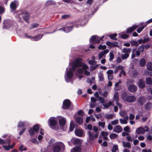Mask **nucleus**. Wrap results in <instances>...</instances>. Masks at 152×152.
<instances>
[{
	"label": "nucleus",
	"instance_id": "nucleus-37",
	"mask_svg": "<svg viewBox=\"0 0 152 152\" xmlns=\"http://www.w3.org/2000/svg\"><path fill=\"white\" fill-rule=\"evenodd\" d=\"M87 82L90 83L92 84L95 83V78L94 77H92L91 78H88L87 80Z\"/></svg>",
	"mask_w": 152,
	"mask_h": 152
},
{
	"label": "nucleus",
	"instance_id": "nucleus-42",
	"mask_svg": "<svg viewBox=\"0 0 152 152\" xmlns=\"http://www.w3.org/2000/svg\"><path fill=\"white\" fill-rule=\"evenodd\" d=\"M130 43L132 45H134L136 46H137L139 45L137 41L132 40L130 42Z\"/></svg>",
	"mask_w": 152,
	"mask_h": 152
},
{
	"label": "nucleus",
	"instance_id": "nucleus-58",
	"mask_svg": "<svg viewBox=\"0 0 152 152\" xmlns=\"http://www.w3.org/2000/svg\"><path fill=\"white\" fill-rule=\"evenodd\" d=\"M118 119L112 121L111 122V124L113 125H115L118 124Z\"/></svg>",
	"mask_w": 152,
	"mask_h": 152
},
{
	"label": "nucleus",
	"instance_id": "nucleus-36",
	"mask_svg": "<svg viewBox=\"0 0 152 152\" xmlns=\"http://www.w3.org/2000/svg\"><path fill=\"white\" fill-rule=\"evenodd\" d=\"M35 132H37L39 130V126L38 124L34 125L32 128Z\"/></svg>",
	"mask_w": 152,
	"mask_h": 152
},
{
	"label": "nucleus",
	"instance_id": "nucleus-62",
	"mask_svg": "<svg viewBox=\"0 0 152 152\" xmlns=\"http://www.w3.org/2000/svg\"><path fill=\"white\" fill-rule=\"evenodd\" d=\"M124 130L126 132H130V130L129 129V127L128 126H126L124 128Z\"/></svg>",
	"mask_w": 152,
	"mask_h": 152
},
{
	"label": "nucleus",
	"instance_id": "nucleus-22",
	"mask_svg": "<svg viewBox=\"0 0 152 152\" xmlns=\"http://www.w3.org/2000/svg\"><path fill=\"white\" fill-rule=\"evenodd\" d=\"M122 130V128L119 125L115 126L113 129L114 131L116 133H119L121 132Z\"/></svg>",
	"mask_w": 152,
	"mask_h": 152
},
{
	"label": "nucleus",
	"instance_id": "nucleus-45",
	"mask_svg": "<svg viewBox=\"0 0 152 152\" xmlns=\"http://www.w3.org/2000/svg\"><path fill=\"white\" fill-rule=\"evenodd\" d=\"M117 35L116 34H112L111 35H109V36L110 37V38L113 39L115 40H116L117 38H115V37H116Z\"/></svg>",
	"mask_w": 152,
	"mask_h": 152
},
{
	"label": "nucleus",
	"instance_id": "nucleus-26",
	"mask_svg": "<svg viewBox=\"0 0 152 152\" xmlns=\"http://www.w3.org/2000/svg\"><path fill=\"white\" fill-rule=\"evenodd\" d=\"M56 2L52 0H49L47 1L46 2L45 4L46 6H48L50 5L56 6Z\"/></svg>",
	"mask_w": 152,
	"mask_h": 152
},
{
	"label": "nucleus",
	"instance_id": "nucleus-49",
	"mask_svg": "<svg viewBox=\"0 0 152 152\" xmlns=\"http://www.w3.org/2000/svg\"><path fill=\"white\" fill-rule=\"evenodd\" d=\"M145 74L150 76H152V71H149L148 70H145L144 72Z\"/></svg>",
	"mask_w": 152,
	"mask_h": 152
},
{
	"label": "nucleus",
	"instance_id": "nucleus-57",
	"mask_svg": "<svg viewBox=\"0 0 152 152\" xmlns=\"http://www.w3.org/2000/svg\"><path fill=\"white\" fill-rule=\"evenodd\" d=\"M39 26V24L37 23H34L31 25V27H30L31 29H32L34 28L37 27Z\"/></svg>",
	"mask_w": 152,
	"mask_h": 152
},
{
	"label": "nucleus",
	"instance_id": "nucleus-6",
	"mask_svg": "<svg viewBox=\"0 0 152 152\" xmlns=\"http://www.w3.org/2000/svg\"><path fill=\"white\" fill-rule=\"evenodd\" d=\"M71 24V25L70 26H68L65 28H60L58 30L64 31L65 33H68L74 27H78L77 25L75 22H72Z\"/></svg>",
	"mask_w": 152,
	"mask_h": 152
},
{
	"label": "nucleus",
	"instance_id": "nucleus-60",
	"mask_svg": "<svg viewBox=\"0 0 152 152\" xmlns=\"http://www.w3.org/2000/svg\"><path fill=\"white\" fill-rule=\"evenodd\" d=\"M105 124V123L104 122H99V125L103 128L104 127Z\"/></svg>",
	"mask_w": 152,
	"mask_h": 152
},
{
	"label": "nucleus",
	"instance_id": "nucleus-23",
	"mask_svg": "<svg viewBox=\"0 0 152 152\" xmlns=\"http://www.w3.org/2000/svg\"><path fill=\"white\" fill-rule=\"evenodd\" d=\"M138 86L140 88H143L145 86V82L142 79H140L139 80L138 83Z\"/></svg>",
	"mask_w": 152,
	"mask_h": 152
},
{
	"label": "nucleus",
	"instance_id": "nucleus-7",
	"mask_svg": "<svg viewBox=\"0 0 152 152\" xmlns=\"http://www.w3.org/2000/svg\"><path fill=\"white\" fill-rule=\"evenodd\" d=\"M104 37V36H102L101 38L99 37L97 35L92 36L90 38L89 41L91 43H99L100 40H102Z\"/></svg>",
	"mask_w": 152,
	"mask_h": 152
},
{
	"label": "nucleus",
	"instance_id": "nucleus-50",
	"mask_svg": "<svg viewBox=\"0 0 152 152\" xmlns=\"http://www.w3.org/2000/svg\"><path fill=\"white\" fill-rule=\"evenodd\" d=\"M117 136L116 134L115 133H112L110 134V137L111 139H114L116 138Z\"/></svg>",
	"mask_w": 152,
	"mask_h": 152
},
{
	"label": "nucleus",
	"instance_id": "nucleus-35",
	"mask_svg": "<svg viewBox=\"0 0 152 152\" xmlns=\"http://www.w3.org/2000/svg\"><path fill=\"white\" fill-rule=\"evenodd\" d=\"M75 127L74 121H71L70 124L69 130L70 131H72Z\"/></svg>",
	"mask_w": 152,
	"mask_h": 152
},
{
	"label": "nucleus",
	"instance_id": "nucleus-10",
	"mask_svg": "<svg viewBox=\"0 0 152 152\" xmlns=\"http://www.w3.org/2000/svg\"><path fill=\"white\" fill-rule=\"evenodd\" d=\"M26 37L28 39H30L31 40L34 41H37L40 40L43 37V34H40L37 36L32 37L31 36H28L27 34H25Z\"/></svg>",
	"mask_w": 152,
	"mask_h": 152
},
{
	"label": "nucleus",
	"instance_id": "nucleus-39",
	"mask_svg": "<svg viewBox=\"0 0 152 152\" xmlns=\"http://www.w3.org/2000/svg\"><path fill=\"white\" fill-rule=\"evenodd\" d=\"M146 83L147 84L149 85L152 84V79L151 77H148L146 79Z\"/></svg>",
	"mask_w": 152,
	"mask_h": 152
},
{
	"label": "nucleus",
	"instance_id": "nucleus-44",
	"mask_svg": "<svg viewBox=\"0 0 152 152\" xmlns=\"http://www.w3.org/2000/svg\"><path fill=\"white\" fill-rule=\"evenodd\" d=\"M138 50L141 53L143 52L144 50V45H142L138 48Z\"/></svg>",
	"mask_w": 152,
	"mask_h": 152
},
{
	"label": "nucleus",
	"instance_id": "nucleus-53",
	"mask_svg": "<svg viewBox=\"0 0 152 152\" xmlns=\"http://www.w3.org/2000/svg\"><path fill=\"white\" fill-rule=\"evenodd\" d=\"M98 48L100 50L102 49L105 50L106 48V46L105 45H100L99 46Z\"/></svg>",
	"mask_w": 152,
	"mask_h": 152
},
{
	"label": "nucleus",
	"instance_id": "nucleus-16",
	"mask_svg": "<svg viewBox=\"0 0 152 152\" xmlns=\"http://www.w3.org/2000/svg\"><path fill=\"white\" fill-rule=\"evenodd\" d=\"M18 1H14L12 2L10 4V8L11 9L15 10L17 6L18 5Z\"/></svg>",
	"mask_w": 152,
	"mask_h": 152
},
{
	"label": "nucleus",
	"instance_id": "nucleus-1",
	"mask_svg": "<svg viewBox=\"0 0 152 152\" xmlns=\"http://www.w3.org/2000/svg\"><path fill=\"white\" fill-rule=\"evenodd\" d=\"M81 66L82 69L79 68L75 72V74L76 77L79 78L80 80L83 77V70L87 69L88 67L86 64L82 62V59L80 58L76 59L72 63H70L69 66L67 67L65 72L64 78L66 81L67 83L71 82L74 80L73 78L74 72L76 69Z\"/></svg>",
	"mask_w": 152,
	"mask_h": 152
},
{
	"label": "nucleus",
	"instance_id": "nucleus-63",
	"mask_svg": "<svg viewBox=\"0 0 152 152\" xmlns=\"http://www.w3.org/2000/svg\"><path fill=\"white\" fill-rule=\"evenodd\" d=\"M101 134L103 137L107 136L108 134V133L107 132H101Z\"/></svg>",
	"mask_w": 152,
	"mask_h": 152
},
{
	"label": "nucleus",
	"instance_id": "nucleus-2",
	"mask_svg": "<svg viewBox=\"0 0 152 152\" xmlns=\"http://www.w3.org/2000/svg\"><path fill=\"white\" fill-rule=\"evenodd\" d=\"M65 149V146L63 143L58 142L56 143L53 146L52 151L53 152H60L63 151Z\"/></svg>",
	"mask_w": 152,
	"mask_h": 152
},
{
	"label": "nucleus",
	"instance_id": "nucleus-41",
	"mask_svg": "<svg viewBox=\"0 0 152 152\" xmlns=\"http://www.w3.org/2000/svg\"><path fill=\"white\" fill-rule=\"evenodd\" d=\"M151 106L152 104L150 103H148L145 105V109L148 110L150 109Z\"/></svg>",
	"mask_w": 152,
	"mask_h": 152
},
{
	"label": "nucleus",
	"instance_id": "nucleus-19",
	"mask_svg": "<svg viewBox=\"0 0 152 152\" xmlns=\"http://www.w3.org/2000/svg\"><path fill=\"white\" fill-rule=\"evenodd\" d=\"M75 134L79 137L83 136V132L81 129H76L75 131Z\"/></svg>",
	"mask_w": 152,
	"mask_h": 152
},
{
	"label": "nucleus",
	"instance_id": "nucleus-28",
	"mask_svg": "<svg viewBox=\"0 0 152 152\" xmlns=\"http://www.w3.org/2000/svg\"><path fill=\"white\" fill-rule=\"evenodd\" d=\"M112 103L111 101H109L108 103H104L102 105L104 106L103 109H107L109 108L112 104Z\"/></svg>",
	"mask_w": 152,
	"mask_h": 152
},
{
	"label": "nucleus",
	"instance_id": "nucleus-54",
	"mask_svg": "<svg viewBox=\"0 0 152 152\" xmlns=\"http://www.w3.org/2000/svg\"><path fill=\"white\" fill-rule=\"evenodd\" d=\"M106 44L108 45L109 46L111 47H113V42H111L109 41H107V42L106 43Z\"/></svg>",
	"mask_w": 152,
	"mask_h": 152
},
{
	"label": "nucleus",
	"instance_id": "nucleus-47",
	"mask_svg": "<svg viewBox=\"0 0 152 152\" xmlns=\"http://www.w3.org/2000/svg\"><path fill=\"white\" fill-rule=\"evenodd\" d=\"M113 115L112 114H107L105 115V117L108 119H111L113 117Z\"/></svg>",
	"mask_w": 152,
	"mask_h": 152
},
{
	"label": "nucleus",
	"instance_id": "nucleus-52",
	"mask_svg": "<svg viewBox=\"0 0 152 152\" xmlns=\"http://www.w3.org/2000/svg\"><path fill=\"white\" fill-rule=\"evenodd\" d=\"M29 132L30 135L33 136L35 132L34 131V129L32 128H31L29 130Z\"/></svg>",
	"mask_w": 152,
	"mask_h": 152
},
{
	"label": "nucleus",
	"instance_id": "nucleus-46",
	"mask_svg": "<svg viewBox=\"0 0 152 152\" xmlns=\"http://www.w3.org/2000/svg\"><path fill=\"white\" fill-rule=\"evenodd\" d=\"M109 60L111 61L113 60L114 58V56L113 53V52H110L109 54Z\"/></svg>",
	"mask_w": 152,
	"mask_h": 152
},
{
	"label": "nucleus",
	"instance_id": "nucleus-29",
	"mask_svg": "<svg viewBox=\"0 0 152 152\" xmlns=\"http://www.w3.org/2000/svg\"><path fill=\"white\" fill-rule=\"evenodd\" d=\"M129 117L127 116L123 119H120V121L121 124H126L127 123V121L128 120Z\"/></svg>",
	"mask_w": 152,
	"mask_h": 152
},
{
	"label": "nucleus",
	"instance_id": "nucleus-34",
	"mask_svg": "<svg viewBox=\"0 0 152 152\" xmlns=\"http://www.w3.org/2000/svg\"><path fill=\"white\" fill-rule=\"evenodd\" d=\"M146 64L145 60L144 58H141L140 61V64L141 66H145Z\"/></svg>",
	"mask_w": 152,
	"mask_h": 152
},
{
	"label": "nucleus",
	"instance_id": "nucleus-14",
	"mask_svg": "<svg viewBox=\"0 0 152 152\" xmlns=\"http://www.w3.org/2000/svg\"><path fill=\"white\" fill-rule=\"evenodd\" d=\"M70 104L71 103L69 100L66 99L63 102L62 107L64 109H67L70 107Z\"/></svg>",
	"mask_w": 152,
	"mask_h": 152
},
{
	"label": "nucleus",
	"instance_id": "nucleus-30",
	"mask_svg": "<svg viewBox=\"0 0 152 152\" xmlns=\"http://www.w3.org/2000/svg\"><path fill=\"white\" fill-rule=\"evenodd\" d=\"M99 80L100 82L103 81L104 80V75L101 73H99L98 74Z\"/></svg>",
	"mask_w": 152,
	"mask_h": 152
},
{
	"label": "nucleus",
	"instance_id": "nucleus-38",
	"mask_svg": "<svg viewBox=\"0 0 152 152\" xmlns=\"http://www.w3.org/2000/svg\"><path fill=\"white\" fill-rule=\"evenodd\" d=\"M147 67L148 70L150 71L152 70V63L148 62L147 64Z\"/></svg>",
	"mask_w": 152,
	"mask_h": 152
},
{
	"label": "nucleus",
	"instance_id": "nucleus-9",
	"mask_svg": "<svg viewBox=\"0 0 152 152\" xmlns=\"http://www.w3.org/2000/svg\"><path fill=\"white\" fill-rule=\"evenodd\" d=\"M59 122L61 129L63 131L65 130L66 128L65 119L64 118H60L59 120Z\"/></svg>",
	"mask_w": 152,
	"mask_h": 152
},
{
	"label": "nucleus",
	"instance_id": "nucleus-25",
	"mask_svg": "<svg viewBox=\"0 0 152 152\" xmlns=\"http://www.w3.org/2000/svg\"><path fill=\"white\" fill-rule=\"evenodd\" d=\"M122 143L124 147L128 148H130L131 147V144L129 142L122 141Z\"/></svg>",
	"mask_w": 152,
	"mask_h": 152
},
{
	"label": "nucleus",
	"instance_id": "nucleus-59",
	"mask_svg": "<svg viewBox=\"0 0 152 152\" xmlns=\"http://www.w3.org/2000/svg\"><path fill=\"white\" fill-rule=\"evenodd\" d=\"M23 145H21L20 146L19 148V149L21 151H26L27 150V148L26 147H25L23 148Z\"/></svg>",
	"mask_w": 152,
	"mask_h": 152
},
{
	"label": "nucleus",
	"instance_id": "nucleus-4",
	"mask_svg": "<svg viewBox=\"0 0 152 152\" xmlns=\"http://www.w3.org/2000/svg\"><path fill=\"white\" fill-rule=\"evenodd\" d=\"M16 18H18L21 20L22 19H23L26 22H28V19L29 18V14L28 12H23L22 11L15 15Z\"/></svg>",
	"mask_w": 152,
	"mask_h": 152
},
{
	"label": "nucleus",
	"instance_id": "nucleus-13",
	"mask_svg": "<svg viewBox=\"0 0 152 152\" xmlns=\"http://www.w3.org/2000/svg\"><path fill=\"white\" fill-rule=\"evenodd\" d=\"M143 24V23H141L137 25H134L128 28L126 30V33H130L132 32L137 28L140 27Z\"/></svg>",
	"mask_w": 152,
	"mask_h": 152
},
{
	"label": "nucleus",
	"instance_id": "nucleus-40",
	"mask_svg": "<svg viewBox=\"0 0 152 152\" xmlns=\"http://www.w3.org/2000/svg\"><path fill=\"white\" fill-rule=\"evenodd\" d=\"M119 114L121 116L124 117L125 118L126 117L128 116L126 115V113L125 111H122L120 112Z\"/></svg>",
	"mask_w": 152,
	"mask_h": 152
},
{
	"label": "nucleus",
	"instance_id": "nucleus-21",
	"mask_svg": "<svg viewBox=\"0 0 152 152\" xmlns=\"http://www.w3.org/2000/svg\"><path fill=\"white\" fill-rule=\"evenodd\" d=\"M28 124V123L27 121H20L18 123V127L19 128L23 127L25 126H27Z\"/></svg>",
	"mask_w": 152,
	"mask_h": 152
},
{
	"label": "nucleus",
	"instance_id": "nucleus-3",
	"mask_svg": "<svg viewBox=\"0 0 152 152\" xmlns=\"http://www.w3.org/2000/svg\"><path fill=\"white\" fill-rule=\"evenodd\" d=\"M57 120L54 117H52L49 118L48 120V125L50 127L55 130H56L58 128V126L56 125Z\"/></svg>",
	"mask_w": 152,
	"mask_h": 152
},
{
	"label": "nucleus",
	"instance_id": "nucleus-27",
	"mask_svg": "<svg viewBox=\"0 0 152 152\" xmlns=\"http://www.w3.org/2000/svg\"><path fill=\"white\" fill-rule=\"evenodd\" d=\"M81 149L79 146H76L73 148L71 150V152H80L81 151Z\"/></svg>",
	"mask_w": 152,
	"mask_h": 152
},
{
	"label": "nucleus",
	"instance_id": "nucleus-48",
	"mask_svg": "<svg viewBox=\"0 0 152 152\" xmlns=\"http://www.w3.org/2000/svg\"><path fill=\"white\" fill-rule=\"evenodd\" d=\"M146 26V25H144L140 27L137 30V32L139 33H140L143 30L145 27Z\"/></svg>",
	"mask_w": 152,
	"mask_h": 152
},
{
	"label": "nucleus",
	"instance_id": "nucleus-31",
	"mask_svg": "<svg viewBox=\"0 0 152 152\" xmlns=\"http://www.w3.org/2000/svg\"><path fill=\"white\" fill-rule=\"evenodd\" d=\"M118 97L119 94L118 92H115L114 96L113 98L116 102H118L119 101Z\"/></svg>",
	"mask_w": 152,
	"mask_h": 152
},
{
	"label": "nucleus",
	"instance_id": "nucleus-61",
	"mask_svg": "<svg viewBox=\"0 0 152 152\" xmlns=\"http://www.w3.org/2000/svg\"><path fill=\"white\" fill-rule=\"evenodd\" d=\"M128 35L125 34H122L121 35V38L123 39H126L128 37Z\"/></svg>",
	"mask_w": 152,
	"mask_h": 152
},
{
	"label": "nucleus",
	"instance_id": "nucleus-8",
	"mask_svg": "<svg viewBox=\"0 0 152 152\" xmlns=\"http://www.w3.org/2000/svg\"><path fill=\"white\" fill-rule=\"evenodd\" d=\"M15 23L12 21L9 20H5L3 22V28H8L11 27H13L12 26Z\"/></svg>",
	"mask_w": 152,
	"mask_h": 152
},
{
	"label": "nucleus",
	"instance_id": "nucleus-15",
	"mask_svg": "<svg viewBox=\"0 0 152 152\" xmlns=\"http://www.w3.org/2000/svg\"><path fill=\"white\" fill-rule=\"evenodd\" d=\"M109 50L108 49H106L100 53L98 55V57L99 59H100L102 58H105V55L109 52Z\"/></svg>",
	"mask_w": 152,
	"mask_h": 152
},
{
	"label": "nucleus",
	"instance_id": "nucleus-11",
	"mask_svg": "<svg viewBox=\"0 0 152 152\" xmlns=\"http://www.w3.org/2000/svg\"><path fill=\"white\" fill-rule=\"evenodd\" d=\"M148 127L147 126H145L144 128L139 127L137 128L136 130V132L137 134H143L145 132H148Z\"/></svg>",
	"mask_w": 152,
	"mask_h": 152
},
{
	"label": "nucleus",
	"instance_id": "nucleus-64",
	"mask_svg": "<svg viewBox=\"0 0 152 152\" xmlns=\"http://www.w3.org/2000/svg\"><path fill=\"white\" fill-rule=\"evenodd\" d=\"M149 40L150 39L149 38H144L143 39V43L148 42Z\"/></svg>",
	"mask_w": 152,
	"mask_h": 152
},
{
	"label": "nucleus",
	"instance_id": "nucleus-24",
	"mask_svg": "<svg viewBox=\"0 0 152 152\" xmlns=\"http://www.w3.org/2000/svg\"><path fill=\"white\" fill-rule=\"evenodd\" d=\"M138 103L140 105H143L145 102V99L143 96H140L138 99Z\"/></svg>",
	"mask_w": 152,
	"mask_h": 152
},
{
	"label": "nucleus",
	"instance_id": "nucleus-56",
	"mask_svg": "<svg viewBox=\"0 0 152 152\" xmlns=\"http://www.w3.org/2000/svg\"><path fill=\"white\" fill-rule=\"evenodd\" d=\"M3 148L6 151H9L10 149H11L10 147V145H4L3 146Z\"/></svg>",
	"mask_w": 152,
	"mask_h": 152
},
{
	"label": "nucleus",
	"instance_id": "nucleus-18",
	"mask_svg": "<svg viewBox=\"0 0 152 152\" xmlns=\"http://www.w3.org/2000/svg\"><path fill=\"white\" fill-rule=\"evenodd\" d=\"M136 98L135 97L133 96H129L127 97L126 99V100L129 102H132L135 101Z\"/></svg>",
	"mask_w": 152,
	"mask_h": 152
},
{
	"label": "nucleus",
	"instance_id": "nucleus-17",
	"mask_svg": "<svg viewBox=\"0 0 152 152\" xmlns=\"http://www.w3.org/2000/svg\"><path fill=\"white\" fill-rule=\"evenodd\" d=\"M71 142H73L75 145H80L81 144V140L77 138H72L71 140Z\"/></svg>",
	"mask_w": 152,
	"mask_h": 152
},
{
	"label": "nucleus",
	"instance_id": "nucleus-5",
	"mask_svg": "<svg viewBox=\"0 0 152 152\" xmlns=\"http://www.w3.org/2000/svg\"><path fill=\"white\" fill-rule=\"evenodd\" d=\"M131 48H124L121 50V52L124 54H122L121 56V58L123 60L127 59L129 56V54L131 50Z\"/></svg>",
	"mask_w": 152,
	"mask_h": 152
},
{
	"label": "nucleus",
	"instance_id": "nucleus-55",
	"mask_svg": "<svg viewBox=\"0 0 152 152\" xmlns=\"http://www.w3.org/2000/svg\"><path fill=\"white\" fill-rule=\"evenodd\" d=\"M99 101L102 104V105L104 103V98L102 97H99Z\"/></svg>",
	"mask_w": 152,
	"mask_h": 152
},
{
	"label": "nucleus",
	"instance_id": "nucleus-43",
	"mask_svg": "<svg viewBox=\"0 0 152 152\" xmlns=\"http://www.w3.org/2000/svg\"><path fill=\"white\" fill-rule=\"evenodd\" d=\"M117 150H118V145H114L112 149V152H116V151Z\"/></svg>",
	"mask_w": 152,
	"mask_h": 152
},
{
	"label": "nucleus",
	"instance_id": "nucleus-12",
	"mask_svg": "<svg viewBox=\"0 0 152 152\" xmlns=\"http://www.w3.org/2000/svg\"><path fill=\"white\" fill-rule=\"evenodd\" d=\"M89 139L90 140H93L97 138L99 136L98 133H94L93 132L88 131V132Z\"/></svg>",
	"mask_w": 152,
	"mask_h": 152
},
{
	"label": "nucleus",
	"instance_id": "nucleus-20",
	"mask_svg": "<svg viewBox=\"0 0 152 152\" xmlns=\"http://www.w3.org/2000/svg\"><path fill=\"white\" fill-rule=\"evenodd\" d=\"M137 89V87L136 86L134 85H131L129 86L128 88V90L131 92H135Z\"/></svg>",
	"mask_w": 152,
	"mask_h": 152
},
{
	"label": "nucleus",
	"instance_id": "nucleus-51",
	"mask_svg": "<svg viewBox=\"0 0 152 152\" xmlns=\"http://www.w3.org/2000/svg\"><path fill=\"white\" fill-rule=\"evenodd\" d=\"M126 139L129 142H132L134 139V138H132L131 136L129 135L126 137Z\"/></svg>",
	"mask_w": 152,
	"mask_h": 152
},
{
	"label": "nucleus",
	"instance_id": "nucleus-33",
	"mask_svg": "<svg viewBox=\"0 0 152 152\" xmlns=\"http://www.w3.org/2000/svg\"><path fill=\"white\" fill-rule=\"evenodd\" d=\"M76 122L79 124H81L83 122V119L82 118L78 117L76 119Z\"/></svg>",
	"mask_w": 152,
	"mask_h": 152
},
{
	"label": "nucleus",
	"instance_id": "nucleus-32",
	"mask_svg": "<svg viewBox=\"0 0 152 152\" xmlns=\"http://www.w3.org/2000/svg\"><path fill=\"white\" fill-rule=\"evenodd\" d=\"M99 94L101 96L106 97L107 96L108 92L106 91H104V92H100Z\"/></svg>",
	"mask_w": 152,
	"mask_h": 152
}]
</instances>
